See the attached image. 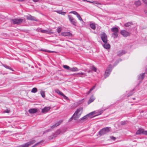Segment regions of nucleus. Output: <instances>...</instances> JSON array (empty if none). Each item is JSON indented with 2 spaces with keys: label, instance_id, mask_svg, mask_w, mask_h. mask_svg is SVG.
I'll return each instance as SVG.
<instances>
[{
  "label": "nucleus",
  "instance_id": "nucleus-1",
  "mask_svg": "<svg viewBox=\"0 0 147 147\" xmlns=\"http://www.w3.org/2000/svg\"><path fill=\"white\" fill-rule=\"evenodd\" d=\"M83 112V108L80 107L77 109L73 115L71 119L72 118L74 120H77L80 117Z\"/></svg>",
  "mask_w": 147,
  "mask_h": 147
},
{
  "label": "nucleus",
  "instance_id": "nucleus-2",
  "mask_svg": "<svg viewBox=\"0 0 147 147\" xmlns=\"http://www.w3.org/2000/svg\"><path fill=\"white\" fill-rule=\"evenodd\" d=\"M112 65H109L105 71L104 74L105 78H106L109 75L112 71Z\"/></svg>",
  "mask_w": 147,
  "mask_h": 147
},
{
  "label": "nucleus",
  "instance_id": "nucleus-3",
  "mask_svg": "<svg viewBox=\"0 0 147 147\" xmlns=\"http://www.w3.org/2000/svg\"><path fill=\"white\" fill-rule=\"evenodd\" d=\"M24 20L23 19H13L11 20V22L13 23L14 24L19 25L24 21Z\"/></svg>",
  "mask_w": 147,
  "mask_h": 147
},
{
  "label": "nucleus",
  "instance_id": "nucleus-4",
  "mask_svg": "<svg viewBox=\"0 0 147 147\" xmlns=\"http://www.w3.org/2000/svg\"><path fill=\"white\" fill-rule=\"evenodd\" d=\"M111 31L113 32L112 34V36L114 38H116L118 36V32L119 31V30L117 27H113L111 29Z\"/></svg>",
  "mask_w": 147,
  "mask_h": 147
},
{
  "label": "nucleus",
  "instance_id": "nucleus-5",
  "mask_svg": "<svg viewBox=\"0 0 147 147\" xmlns=\"http://www.w3.org/2000/svg\"><path fill=\"white\" fill-rule=\"evenodd\" d=\"M111 127H107L102 129L99 132V134L100 135H104L110 131Z\"/></svg>",
  "mask_w": 147,
  "mask_h": 147
},
{
  "label": "nucleus",
  "instance_id": "nucleus-6",
  "mask_svg": "<svg viewBox=\"0 0 147 147\" xmlns=\"http://www.w3.org/2000/svg\"><path fill=\"white\" fill-rule=\"evenodd\" d=\"M69 21L71 23L75 26L77 25V21L71 15H68V16Z\"/></svg>",
  "mask_w": 147,
  "mask_h": 147
},
{
  "label": "nucleus",
  "instance_id": "nucleus-7",
  "mask_svg": "<svg viewBox=\"0 0 147 147\" xmlns=\"http://www.w3.org/2000/svg\"><path fill=\"white\" fill-rule=\"evenodd\" d=\"M100 37L103 42L104 43H107V36L105 33H103L101 34Z\"/></svg>",
  "mask_w": 147,
  "mask_h": 147
},
{
  "label": "nucleus",
  "instance_id": "nucleus-8",
  "mask_svg": "<svg viewBox=\"0 0 147 147\" xmlns=\"http://www.w3.org/2000/svg\"><path fill=\"white\" fill-rule=\"evenodd\" d=\"M121 34L123 36L126 37L130 35L129 33L125 30H122L120 32Z\"/></svg>",
  "mask_w": 147,
  "mask_h": 147
},
{
  "label": "nucleus",
  "instance_id": "nucleus-9",
  "mask_svg": "<svg viewBox=\"0 0 147 147\" xmlns=\"http://www.w3.org/2000/svg\"><path fill=\"white\" fill-rule=\"evenodd\" d=\"M27 20H33L36 21H37V20L36 19L35 17L32 16L31 15L26 16Z\"/></svg>",
  "mask_w": 147,
  "mask_h": 147
},
{
  "label": "nucleus",
  "instance_id": "nucleus-10",
  "mask_svg": "<svg viewBox=\"0 0 147 147\" xmlns=\"http://www.w3.org/2000/svg\"><path fill=\"white\" fill-rule=\"evenodd\" d=\"M37 111V109L35 108L30 109L28 110V112L30 114L35 113Z\"/></svg>",
  "mask_w": 147,
  "mask_h": 147
},
{
  "label": "nucleus",
  "instance_id": "nucleus-11",
  "mask_svg": "<svg viewBox=\"0 0 147 147\" xmlns=\"http://www.w3.org/2000/svg\"><path fill=\"white\" fill-rule=\"evenodd\" d=\"M126 53V51L123 50H120L117 52V55L119 56H121L123 54H125Z\"/></svg>",
  "mask_w": 147,
  "mask_h": 147
},
{
  "label": "nucleus",
  "instance_id": "nucleus-12",
  "mask_svg": "<svg viewBox=\"0 0 147 147\" xmlns=\"http://www.w3.org/2000/svg\"><path fill=\"white\" fill-rule=\"evenodd\" d=\"M88 119V116L86 115L83 117H82L80 119L79 121L80 122H82L85 121Z\"/></svg>",
  "mask_w": 147,
  "mask_h": 147
},
{
  "label": "nucleus",
  "instance_id": "nucleus-13",
  "mask_svg": "<svg viewBox=\"0 0 147 147\" xmlns=\"http://www.w3.org/2000/svg\"><path fill=\"white\" fill-rule=\"evenodd\" d=\"M50 109V107H45L42 109V113H46L49 111Z\"/></svg>",
  "mask_w": 147,
  "mask_h": 147
},
{
  "label": "nucleus",
  "instance_id": "nucleus-14",
  "mask_svg": "<svg viewBox=\"0 0 147 147\" xmlns=\"http://www.w3.org/2000/svg\"><path fill=\"white\" fill-rule=\"evenodd\" d=\"M134 4L136 7H138L141 5V2L140 0H138L134 1Z\"/></svg>",
  "mask_w": 147,
  "mask_h": 147
},
{
  "label": "nucleus",
  "instance_id": "nucleus-15",
  "mask_svg": "<svg viewBox=\"0 0 147 147\" xmlns=\"http://www.w3.org/2000/svg\"><path fill=\"white\" fill-rule=\"evenodd\" d=\"M63 36H71L72 35V34L70 32H64L62 33Z\"/></svg>",
  "mask_w": 147,
  "mask_h": 147
},
{
  "label": "nucleus",
  "instance_id": "nucleus-16",
  "mask_svg": "<svg viewBox=\"0 0 147 147\" xmlns=\"http://www.w3.org/2000/svg\"><path fill=\"white\" fill-rule=\"evenodd\" d=\"M143 130L144 129L141 128H139L138 130L136 131V134L137 135H139L141 134H142Z\"/></svg>",
  "mask_w": 147,
  "mask_h": 147
},
{
  "label": "nucleus",
  "instance_id": "nucleus-17",
  "mask_svg": "<svg viewBox=\"0 0 147 147\" xmlns=\"http://www.w3.org/2000/svg\"><path fill=\"white\" fill-rule=\"evenodd\" d=\"M145 73H143L140 74V75L139 76L138 78V80H142L144 77V74Z\"/></svg>",
  "mask_w": 147,
  "mask_h": 147
},
{
  "label": "nucleus",
  "instance_id": "nucleus-18",
  "mask_svg": "<svg viewBox=\"0 0 147 147\" xmlns=\"http://www.w3.org/2000/svg\"><path fill=\"white\" fill-rule=\"evenodd\" d=\"M62 122V120H60L58 122L56 123L54 125L52 126V128H54L55 127L57 126L60 125Z\"/></svg>",
  "mask_w": 147,
  "mask_h": 147
},
{
  "label": "nucleus",
  "instance_id": "nucleus-19",
  "mask_svg": "<svg viewBox=\"0 0 147 147\" xmlns=\"http://www.w3.org/2000/svg\"><path fill=\"white\" fill-rule=\"evenodd\" d=\"M105 43L103 45L104 48L107 49L110 48V45L109 44L107 43V42Z\"/></svg>",
  "mask_w": 147,
  "mask_h": 147
},
{
  "label": "nucleus",
  "instance_id": "nucleus-20",
  "mask_svg": "<svg viewBox=\"0 0 147 147\" xmlns=\"http://www.w3.org/2000/svg\"><path fill=\"white\" fill-rule=\"evenodd\" d=\"M77 75L80 77H83L86 76V75L85 73L82 72L78 73L77 74Z\"/></svg>",
  "mask_w": 147,
  "mask_h": 147
},
{
  "label": "nucleus",
  "instance_id": "nucleus-21",
  "mask_svg": "<svg viewBox=\"0 0 147 147\" xmlns=\"http://www.w3.org/2000/svg\"><path fill=\"white\" fill-rule=\"evenodd\" d=\"M87 115L88 116V119H90L92 118L93 117H95V115H94V116L93 115H92V114L91 112L90 113H89L87 114Z\"/></svg>",
  "mask_w": 147,
  "mask_h": 147
},
{
  "label": "nucleus",
  "instance_id": "nucleus-22",
  "mask_svg": "<svg viewBox=\"0 0 147 147\" xmlns=\"http://www.w3.org/2000/svg\"><path fill=\"white\" fill-rule=\"evenodd\" d=\"M69 70L72 71H78V69L77 67H75L70 68Z\"/></svg>",
  "mask_w": 147,
  "mask_h": 147
},
{
  "label": "nucleus",
  "instance_id": "nucleus-23",
  "mask_svg": "<svg viewBox=\"0 0 147 147\" xmlns=\"http://www.w3.org/2000/svg\"><path fill=\"white\" fill-rule=\"evenodd\" d=\"M94 100V98L93 96H92L90 98L88 101V104H90Z\"/></svg>",
  "mask_w": 147,
  "mask_h": 147
},
{
  "label": "nucleus",
  "instance_id": "nucleus-24",
  "mask_svg": "<svg viewBox=\"0 0 147 147\" xmlns=\"http://www.w3.org/2000/svg\"><path fill=\"white\" fill-rule=\"evenodd\" d=\"M90 27L93 30H95L96 28V27L95 24L92 23L90 24Z\"/></svg>",
  "mask_w": 147,
  "mask_h": 147
},
{
  "label": "nucleus",
  "instance_id": "nucleus-25",
  "mask_svg": "<svg viewBox=\"0 0 147 147\" xmlns=\"http://www.w3.org/2000/svg\"><path fill=\"white\" fill-rule=\"evenodd\" d=\"M97 114L96 115H95V116H97L98 115H101L103 112V110H98L97 111Z\"/></svg>",
  "mask_w": 147,
  "mask_h": 147
},
{
  "label": "nucleus",
  "instance_id": "nucleus-26",
  "mask_svg": "<svg viewBox=\"0 0 147 147\" xmlns=\"http://www.w3.org/2000/svg\"><path fill=\"white\" fill-rule=\"evenodd\" d=\"M60 95H61L63 96L64 98L65 99H67L68 98L65 96L62 92H57Z\"/></svg>",
  "mask_w": 147,
  "mask_h": 147
},
{
  "label": "nucleus",
  "instance_id": "nucleus-27",
  "mask_svg": "<svg viewBox=\"0 0 147 147\" xmlns=\"http://www.w3.org/2000/svg\"><path fill=\"white\" fill-rule=\"evenodd\" d=\"M132 24V22H129L127 23H125L124 25L125 27H128L131 25Z\"/></svg>",
  "mask_w": 147,
  "mask_h": 147
},
{
  "label": "nucleus",
  "instance_id": "nucleus-28",
  "mask_svg": "<svg viewBox=\"0 0 147 147\" xmlns=\"http://www.w3.org/2000/svg\"><path fill=\"white\" fill-rule=\"evenodd\" d=\"M22 146V147H28L30 146V144L28 142L26 143Z\"/></svg>",
  "mask_w": 147,
  "mask_h": 147
},
{
  "label": "nucleus",
  "instance_id": "nucleus-29",
  "mask_svg": "<svg viewBox=\"0 0 147 147\" xmlns=\"http://www.w3.org/2000/svg\"><path fill=\"white\" fill-rule=\"evenodd\" d=\"M3 65L5 68H6L7 69H10V70H12V71H13V69L12 68H11L10 67H9L8 66H7V65Z\"/></svg>",
  "mask_w": 147,
  "mask_h": 147
},
{
  "label": "nucleus",
  "instance_id": "nucleus-30",
  "mask_svg": "<svg viewBox=\"0 0 147 147\" xmlns=\"http://www.w3.org/2000/svg\"><path fill=\"white\" fill-rule=\"evenodd\" d=\"M48 32L49 31H48L45 30H40V32L43 33L49 34L51 32Z\"/></svg>",
  "mask_w": 147,
  "mask_h": 147
},
{
  "label": "nucleus",
  "instance_id": "nucleus-31",
  "mask_svg": "<svg viewBox=\"0 0 147 147\" xmlns=\"http://www.w3.org/2000/svg\"><path fill=\"white\" fill-rule=\"evenodd\" d=\"M63 67L64 68H65L67 70H70V68L69 67V66H68L67 65H63Z\"/></svg>",
  "mask_w": 147,
  "mask_h": 147
},
{
  "label": "nucleus",
  "instance_id": "nucleus-32",
  "mask_svg": "<svg viewBox=\"0 0 147 147\" xmlns=\"http://www.w3.org/2000/svg\"><path fill=\"white\" fill-rule=\"evenodd\" d=\"M69 13H73L74 15H76V16L78 15V13L76 11H71Z\"/></svg>",
  "mask_w": 147,
  "mask_h": 147
},
{
  "label": "nucleus",
  "instance_id": "nucleus-33",
  "mask_svg": "<svg viewBox=\"0 0 147 147\" xmlns=\"http://www.w3.org/2000/svg\"><path fill=\"white\" fill-rule=\"evenodd\" d=\"M35 142L36 141L34 140H32L30 142H28V143H29L30 145L31 144L35 143Z\"/></svg>",
  "mask_w": 147,
  "mask_h": 147
},
{
  "label": "nucleus",
  "instance_id": "nucleus-34",
  "mask_svg": "<svg viewBox=\"0 0 147 147\" xmlns=\"http://www.w3.org/2000/svg\"><path fill=\"white\" fill-rule=\"evenodd\" d=\"M77 18H78V19L80 21H83V20L82 19V18L81 17L80 15L79 14L77 16Z\"/></svg>",
  "mask_w": 147,
  "mask_h": 147
},
{
  "label": "nucleus",
  "instance_id": "nucleus-35",
  "mask_svg": "<svg viewBox=\"0 0 147 147\" xmlns=\"http://www.w3.org/2000/svg\"><path fill=\"white\" fill-rule=\"evenodd\" d=\"M37 88H34L31 90V92H36L37 91Z\"/></svg>",
  "mask_w": 147,
  "mask_h": 147
},
{
  "label": "nucleus",
  "instance_id": "nucleus-36",
  "mask_svg": "<svg viewBox=\"0 0 147 147\" xmlns=\"http://www.w3.org/2000/svg\"><path fill=\"white\" fill-rule=\"evenodd\" d=\"M91 69L94 71L96 72V69L94 67V66H93L92 67Z\"/></svg>",
  "mask_w": 147,
  "mask_h": 147
},
{
  "label": "nucleus",
  "instance_id": "nucleus-37",
  "mask_svg": "<svg viewBox=\"0 0 147 147\" xmlns=\"http://www.w3.org/2000/svg\"><path fill=\"white\" fill-rule=\"evenodd\" d=\"M61 29L60 27H58L57 29V31L58 33H59L61 32Z\"/></svg>",
  "mask_w": 147,
  "mask_h": 147
},
{
  "label": "nucleus",
  "instance_id": "nucleus-38",
  "mask_svg": "<svg viewBox=\"0 0 147 147\" xmlns=\"http://www.w3.org/2000/svg\"><path fill=\"white\" fill-rule=\"evenodd\" d=\"M95 86H96L95 85L93 86L91 89H90L88 92H91L95 88Z\"/></svg>",
  "mask_w": 147,
  "mask_h": 147
},
{
  "label": "nucleus",
  "instance_id": "nucleus-39",
  "mask_svg": "<svg viewBox=\"0 0 147 147\" xmlns=\"http://www.w3.org/2000/svg\"><path fill=\"white\" fill-rule=\"evenodd\" d=\"M93 115H94L96 114V115L97 114V111H94L93 112H91Z\"/></svg>",
  "mask_w": 147,
  "mask_h": 147
},
{
  "label": "nucleus",
  "instance_id": "nucleus-40",
  "mask_svg": "<svg viewBox=\"0 0 147 147\" xmlns=\"http://www.w3.org/2000/svg\"><path fill=\"white\" fill-rule=\"evenodd\" d=\"M41 50L42 51H45L47 52H48L49 53H53L54 52V51H46V50Z\"/></svg>",
  "mask_w": 147,
  "mask_h": 147
},
{
  "label": "nucleus",
  "instance_id": "nucleus-41",
  "mask_svg": "<svg viewBox=\"0 0 147 147\" xmlns=\"http://www.w3.org/2000/svg\"><path fill=\"white\" fill-rule=\"evenodd\" d=\"M142 134H144V135H147V131H144V130Z\"/></svg>",
  "mask_w": 147,
  "mask_h": 147
},
{
  "label": "nucleus",
  "instance_id": "nucleus-42",
  "mask_svg": "<svg viewBox=\"0 0 147 147\" xmlns=\"http://www.w3.org/2000/svg\"><path fill=\"white\" fill-rule=\"evenodd\" d=\"M143 3L147 5V0H142Z\"/></svg>",
  "mask_w": 147,
  "mask_h": 147
},
{
  "label": "nucleus",
  "instance_id": "nucleus-43",
  "mask_svg": "<svg viewBox=\"0 0 147 147\" xmlns=\"http://www.w3.org/2000/svg\"><path fill=\"white\" fill-rule=\"evenodd\" d=\"M40 94L43 97H45V92H40Z\"/></svg>",
  "mask_w": 147,
  "mask_h": 147
},
{
  "label": "nucleus",
  "instance_id": "nucleus-44",
  "mask_svg": "<svg viewBox=\"0 0 147 147\" xmlns=\"http://www.w3.org/2000/svg\"><path fill=\"white\" fill-rule=\"evenodd\" d=\"M41 142L40 141V142H38L37 143H36L33 146V147H35V146L39 145L41 143Z\"/></svg>",
  "mask_w": 147,
  "mask_h": 147
},
{
  "label": "nucleus",
  "instance_id": "nucleus-45",
  "mask_svg": "<svg viewBox=\"0 0 147 147\" xmlns=\"http://www.w3.org/2000/svg\"><path fill=\"white\" fill-rule=\"evenodd\" d=\"M110 138L111 139L114 140H115L116 139L113 136H111L110 137Z\"/></svg>",
  "mask_w": 147,
  "mask_h": 147
},
{
  "label": "nucleus",
  "instance_id": "nucleus-46",
  "mask_svg": "<svg viewBox=\"0 0 147 147\" xmlns=\"http://www.w3.org/2000/svg\"><path fill=\"white\" fill-rule=\"evenodd\" d=\"M65 13H66V12H63V11H61V14L64 15L65 14Z\"/></svg>",
  "mask_w": 147,
  "mask_h": 147
},
{
  "label": "nucleus",
  "instance_id": "nucleus-47",
  "mask_svg": "<svg viewBox=\"0 0 147 147\" xmlns=\"http://www.w3.org/2000/svg\"><path fill=\"white\" fill-rule=\"evenodd\" d=\"M10 111L9 110H7L6 111H4V113H8Z\"/></svg>",
  "mask_w": 147,
  "mask_h": 147
},
{
  "label": "nucleus",
  "instance_id": "nucleus-48",
  "mask_svg": "<svg viewBox=\"0 0 147 147\" xmlns=\"http://www.w3.org/2000/svg\"><path fill=\"white\" fill-rule=\"evenodd\" d=\"M94 3H96V4H98V5H101V3L98 2V1H95V2H94Z\"/></svg>",
  "mask_w": 147,
  "mask_h": 147
},
{
  "label": "nucleus",
  "instance_id": "nucleus-49",
  "mask_svg": "<svg viewBox=\"0 0 147 147\" xmlns=\"http://www.w3.org/2000/svg\"><path fill=\"white\" fill-rule=\"evenodd\" d=\"M58 13L61 14V11H56Z\"/></svg>",
  "mask_w": 147,
  "mask_h": 147
},
{
  "label": "nucleus",
  "instance_id": "nucleus-50",
  "mask_svg": "<svg viewBox=\"0 0 147 147\" xmlns=\"http://www.w3.org/2000/svg\"><path fill=\"white\" fill-rule=\"evenodd\" d=\"M32 1L35 2H38L39 1V0H32Z\"/></svg>",
  "mask_w": 147,
  "mask_h": 147
},
{
  "label": "nucleus",
  "instance_id": "nucleus-51",
  "mask_svg": "<svg viewBox=\"0 0 147 147\" xmlns=\"http://www.w3.org/2000/svg\"><path fill=\"white\" fill-rule=\"evenodd\" d=\"M55 92H60V91L59 90L57 89H55Z\"/></svg>",
  "mask_w": 147,
  "mask_h": 147
},
{
  "label": "nucleus",
  "instance_id": "nucleus-52",
  "mask_svg": "<svg viewBox=\"0 0 147 147\" xmlns=\"http://www.w3.org/2000/svg\"><path fill=\"white\" fill-rule=\"evenodd\" d=\"M144 12H145V13H146V14L147 15V10H144Z\"/></svg>",
  "mask_w": 147,
  "mask_h": 147
},
{
  "label": "nucleus",
  "instance_id": "nucleus-53",
  "mask_svg": "<svg viewBox=\"0 0 147 147\" xmlns=\"http://www.w3.org/2000/svg\"><path fill=\"white\" fill-rule=\"evenodd\" d=\"M87 2H89V3H93V1H87Z\"/></svg>",
  "mask_w": 147,
  "mask_h": 147
},
{
  "label": "nucleus",
  "instance_id": "nucleus-54",
  "mask_svg": "<svg viewBox=\"0 0 147 147\" xmlns=\"http://www.w3.org/2000/svg\"><path fill=\"white\" fill-rule=\"evenodd\" d=\"M94 2H95V1H93V3H93L94 5H95V4H96V3H94Z\"/></svg>",
  "mask_w": 147,
  "mask_h": 147
},
{
  "label": "nucleus",
  "instance_id": "nucleus-55",
  "mask_svg": "<svg viewBox=\"0 0 147 147\" xmlns=\"http://www.w3.org/2000/svg\"><path fill=\"white\" fill-rule=\"evenodd\" d=\"M83 1H86L87 2V1L86 0H82Z\"/></svg>",
  "mask_w": 147,
  "mask_h": 147
},
{
  "label": "nucleus",
  "instance_id": "nucleus-56",
  "mask_svg": "<svg viewBox=\"0 0 147 147\" xmlns=\"http://www.w3.org/2000/svg\"><path fill=\"white\" fill-rule=\"evenodd\" d=\"M31 91L30 90H27V91Z\"/></svg>",
  "mask_w": 147,
  "mask_h": 147
},
{
  "label": "nucleus",
  "instance_id": "nucleus-57",
  "mask_svg": "<svg viewBox=\"0 0 147 147\" xmlns=\"http://www.w3.org/2000/svg\"><path fill=\"white\" fill-rule=\"evenodd\" d=\"M141 81L140 82H139V84H138V85H139L141 83Z\"/></svg>",
  "mask_w": 147,
  "mask_h": 147
},
{
  "label": "nucleus",
  "instance_id": "nucleus-58",
  "mask_svg": "<svg viewBox=\"0 0 147 147\" xmlns=\"http://www.w3.org/2000/svg\"><path fill=\"white\" fill-rule=\"evenodd\" d=\"M90 72V71H88V73Z\"/></svg>",
  "mask_w": 147,
  "mask_h": 147
},
{
  "label": "nucleus",
  "instance_id": "nucleus-59",
  "mask_svg": "<svg viewBox=\"0 0 147 147\" xmlns=\"http://www.w3.org/2000/svg\"><path fill=\"white\" fill-rule=\"evenodd\" d=\"M40 92H44V91H41Z\"/></svg>",
  "mask_w": 147,
  "mask_h": 147
}]
</instances>
